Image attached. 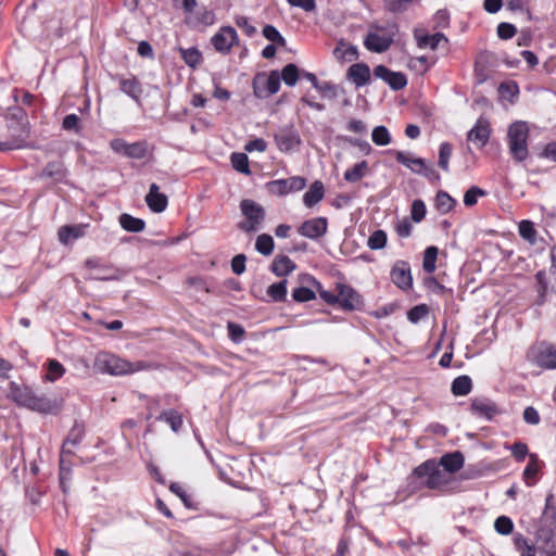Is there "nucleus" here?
Masks as SVG:
<instances>
[{"instance_id": "1", "label": "nucleus", "mask_w": 556, "mask_h": 556, "mask_svg": "<svg viewBox=\"0 0 556 556\" xmlns=\"http://www.w3.org/2000/svg\"><path fill=\"white\" fill-rule=\"evenodd\" d=\"M529 127L526 122L517 121L507 130V146L509 154L517 163L526 161L529 156L528 139Z\"/></svg>"}, {"instance_id": "63", "label": "nucleus", "mask_w": 556, "mask_h": 556, "mask_svg": "<svg viewBox=\"0 0 556 556\" xmlns=\"http://www.w3.org/2000/svg\"><path fill=\"white\" fill-rule=\"evenodd\" d=\"M553 520L556 521V506L554 504V496L549 494L545 500V509L541 520Z\"/></svg>"}, {"instance_id": "40", "label": "nucleus", "mask_w": 556, "mask_h": 556, "mask_svg": "<svg viewBox=\"0 0 556 556\" xmlns=\"http://www.w3.org/2000/svg\"><path fill=\"white\" fill-rule=\"evenodd\" d=\"M232 167L244 175H250L251 170L249 167V157L245 153L233 152L230 156Z\"/></svg>"}, {"instance_id": "21", "label": "nucleus", "mask_w": 556, "mask_h": 556, "mask_svg": "<svg viewBox=\"0 0 556 556\" xmlns=\"http://www.w3.org/2000/svg\"><path fill=\"white\" fill-rule=\"evenodd\" d=\"M186 23L193 28L211 26L215 23V13L212 10L202 7L191 16L187 17Z\"/></svg>"}, {"instance_id": "27", "label": "nucleus", "mask_w": 556, "mask_h": 556, "mask_svg": "<svg viewBox=\"0 0 556 556\" xmlns=\"http://www.w3.org/2000/svg\"><path fill=\"white\" fill-rule=\"evenodd\" d=\"M464 455L459 451L445 454L441 457L440 464L444 470L454 473L464 466Z\"/></svg>"}, {"instance_id": "62", "label": "nucleus", "mask_w": 556, "mask_h": 556, "mask_svg": "<svg viewBox=\"0 0 556 556\" xmlns=\"http://www.w3.org/2000/svg\"><path fill=\"white\" fill-rule=\"evenodd\" d=\"M516 33L517 28L510 23L503 22L497 26V36L503 40L513 38Z\"/></svg>"}, {"instance_id": "45", "label": "nucleus", "mask_w": 556, "mask_h": 556, "mask_svg": "<svg viewBox=\"0 0 556 556\" xmlns=\"http://www.w3.org/2000/svg\"><path fill=\"white\" fill-rule=\"evenodd\" d=\"M148 144L146 141L128 143L126 156L129 159L141 160L146 157Z\"/></svg>"}, {"instance_id": "51", "label": "nucleus", "mask_w": 556, "mask_h": 556, "mask_svg": "<svg viewBox=\"0 0 556 556\" xmlns=\"http://www.w3.org/2000/svg\"><path fill=\"white\" fill-rule=\"evenodd\" d=\"M539 469H540V466H539L538 456L535 454H531L530 462L523 470V477H525L528 485H533L535 483L534 481L531 482L530 479L535 477Z\"/></svg>"}, {"instance_id": "50", "label": "nucleus", "mask_w": 556, "mask_h": 556, "mask_svg": "<svg viewBox=\"0 0 556 556\" xmlns=\"http://www.w3.org/2000/svg\"><path fill=\"white\" fill-rule=\"evenodd\" d=\"M494 529L502 535H508L514 530V522L507 516H500L495 519Z\"/></svg>"}, {"instance_id": "48", "label": "nucleus", "mask_w": 556, "mask_h": 556, "mask_svg": "<svg viewBox=\"0 0 556 556\" xmlns=\"http://www.w3.org/2000/svg\"><path fill=\"white\" fill-rule=\"evenodd\" d=\"M519 235L522 239L527 240L530 243H535L536 241V230L534 228V224L530 220H521L519 223Z\"/></svg>"}, {"instance_id": "2", "label": "nucleus", "mask_w": 556, "mask_h": 556, "mask_svg": "<svg viewBox=\"0 0 556 556\" xmlns=\"http://www.w3.org/2000/svg\"><path fill=\"white\" fill-rule=\"evenodd\" d=\"M94 366L98 370L113 376L127 375L144 368L142 362L132 364L110 353L98 354Z\"/></svg>"}, {"instance_id": "41", "label": "nucleus", "mask_w": 556, "mask_h": 556, "mask_svg": "<svg viewBox=\"0 0 556 556\" xmlns=\"http://www.w3.org/2000/svg\"><path fill=\"white\" fill-rule=\"evenodd\" d=\"M267 294L274 302H283L287 298V280L273 283L267 289Z\"/></svg>"}, {"instance_id": "37", "label": "nucleus", "mask_w": 556, "mask_h": 556, "mask_svg": "<svg viewBox=\"0 0 556 556\" xmlns=\"http://www.w3.org/2000/svg\"><path fill=\"white\" fill-rule=\"evenodd\" d=\"M334 54L338 59H342L349 62L358 59L357 47L353 45H345L342 40L339 41V47L334 49Z\"/></svg>"}, {"instance_id": "47", "label": "nucleus", "mask_w": 556, "mask_h": 556, "mask_svg": "<svg viewBox=\"0 0 556 556\" xmlns=\"http://www.w3.org/2000/svg\"><path fill=\"white\" fill-rule=\"evenodd\" d=\"M453 147L448 142H442L439 148V160L438 165L440 168H442L444 172L450 170V159L452 155Z\"/></svg>"}, {"instance_id": "16", "label": "nucleus", "mask_w": 556, "mask_h": 556, "mask_svg": "<svg viewBox=\"0 0 556 556\" xmlns=\"http://www.w3.org/2000/svg\"><path fill=\"white\" fill-rule=\"evenodd\" d=\"M491 129L486 119L479 118L475 126L468 131L467 140L477 143L480 148L484 147L490 138Z\"/></svg>"}, {"instance_id": "35", "label": "nucleus", "mask_w": 556, "mask_h": 556, "mask_svg": "<svg viewBox=\"0 0 556 556\" xmlns=\"http://www.w3.org/2000/svg\"><path fill=\"white\" fill-rule=\"evenodd\" d=\"M441 41H447L446 37L442 33L417 37V46L421 49L430 48L435 50Z\"/></svg>"}, {"instance_id": "4", "label": "nucleus", "mask_w": 556, "mask_h": 556, "mask_svg": "<svg viewBox=\"0 0 556 556\" xmlns=\"http://www.w3.org/2000/svg\"><path fill=\"white\" fill-rule=\"evenodd\" d=\"M414 475L418 478H424L422 484L429 489H438L447 483L444 472L434 460H427L416 467Z\"/></svg>"}, {"instance_id": "20", "label": "nucleus", "mask_w": 556, "mask_h": 556, "mask_svg": "<svg viewBox=\"0 0 556 556\" xmlns=\"http://www.w3.org/2000/svg\"><path fill=\"white\" fill-rule=\"evenodd\" d=\"M392 42V38L380 36L376 33H368L364 40V46L371 52L382 53L391 47Z\"/></svg>"}, {"instance_id": "9", "label": "nucleus", "mask_w": 556, "mask_h": 556, "mask_svg": "<svg viewBox=\"0 0 556 556\" xmlns=\"http://www.w3.org/2000/svg\"><path fill=\"white\" fill-rule=\"evenodd\" d=\"M306 186V179L301 176H293L287 179H276L267 184L269 192L277 195H286L290 192L301 191Z\"/></svg>"}, {"instance_id": "58", "label": "nucleus", "mask_w": 556, "mask_h": 556, "mask_svg": "<svg viewBox=\"0 0 556 556\" xmlns=\"http://www.w3.org/2000/svg\"><path fill=\"white\" fill-rule=\"evenodd\" d=\"M428 314V307L426 304H419L410 308L407 313V318L410 323L416 324Z\"/></svg>"}, {"instance_id": "15", "label": "nucleus", "mask_w": 556, "mask_h": 556, "mask_svg": "<svg viewBox=\"0 0 556 556\" xmlns=\"http://www.w3.org/2000/svg\"><path fill=\"white\" fill-rule=\"evenodd\" d=\"M470 413L478 417L491 420L495 415L500 414L497 405L485 397H476L471 400Z\"/></svg>"}, {"instance_id": "60", "label": "nucleus", "mask_w": 556, "mask_h": 556, "mask_svg": "<svg viewBox=\"0 0 556 556\" xmlns=\"http://www.w3.org/2000/svg\"><path fill=\"white\" fill-rule=\"evenodd\" d=\"M312 279V282L314 283V286L317 287V291H318V294H319V298L326 302L327 304H337L338 302V296L337 294L328 291V290H325L321 288V285L315 279V278H311Z\"/></svg>"}, {"instance_id": "44", "label": "nucleus", "mask_w": 556, "mask_h": 556, "mask_svg": "<svg viewBox=\"0 0 556 556\" xmlns=\"http://www.w3.org/2000/svg\"><path fill=\"white\" fill-rule=\"evenodd\" d=\"M65 374L64 366L56 359H49L47 363L46 380L55 381Z\"/></svg>"}, {"instance_id": "43", "label": "nucleus", "mask_w": 556, "mask_h": 556, "mask_svg": "<svg viewBox=\"0 0 556 556\" xmlns=\"http://www.w3.org/2000/svg\"><path fill=\"white\" fill-rule=\"evenodd\" d=\"M439 250L434 245H430L425 250L422 267L424 270L428 274H431L435 270V262Z\"/></svg>"}, {"instance_id": "29", "label": "nucleus", "mask_w": 556, "mask_h": 556, "mask_svg": "<svg viewBox=\"0 0 556 556\" xmlns=\"http://www.w3.org/2000/svg\"><path fill=\"white\" fill-rule=\"evenodd\" d=\"M119 225L129 232H140L144 229L146 223L141 218L134 217L130 214L123 213L119 216Z\"/></svg>"}, {"instance_id": "38", "label": "nucleus", "mask_w": 556, "mask_h": 556, "mask_svg": "<svg viewBox=\"0 0 556 556\" xmlns=\"http://www.w3.org/2000/svg\"><path fill=\"white\" fill-rule=\"evenodd\" d=\"M274 248H275V242L270 235L262 233V235L257 236L256 241H255V250L260 254H262L264 256H268L273 253Z\"/></svg>"}, {"instance_id": "8", "label": "nucleus", "mask_w": 556, "mask_h": 556, "mask_svg": "<svg viewBox=\"0 0 556 556\" xmlns=\"http://www.w3.org/2000/svg\"><path fill=\"white\" fill-rule=\"evenodd\" d=\"M211 43L217 52L228 54L231 48L238 43L237 30L231 26H223L211 38Z\"/></svg>"}, {"instance_id": "25", "label": "nucleus", "mask_w": 556, "mask_h": 556, "mask_svg": "<svg viewBox=\"0 0 556 556\" xmlns=\"http://www.w3.org/2000/svg\"><path fill=\"white\" fill-rule=\"evenodd\" d=\"M295 263L287 255H277L271 262L270 269L278 276H287L295 269Z\"/></svg>"}, {"instance_id": "59", "label": "nucleus", "mask_w": 556, "mask_h": 556, "mask_svg": "<svg viewBox=\"0 0 556 556\" xmlns=\"http://www.w3.org/2000/svg\"><path fill=\"white\" fill-rule=\"evenodd\" d=\"M484 194V190L480 189L479 187L472 186L465 192L464 204L466 206H473L478 201V197Z\"/></svg>"}, {"instance_id": "52", "label": "nucleus", "mask_w": 556, "mask_h": 556, "mask_svg": "<svg viewBox=\"0 0 556 556\" xmlns=\"http://www.w3.org/2000/svg\"><path fill=\"white\" fill-rule=\"evenodd\" d=\"M315 298V292L307 287H299L292 291V299L299 303L308 302L314 300Z\"/></svg>"}, {"instance_id": "55", "label": "nucleus", "mask_w": 556, "mask_h": 556, "mask_svg": "<svg viewBox=\"0 0 556 556\" xmlns=\"http://www.w3.org/2000/svg\"><path fill=\"white\" fill-rule=\"evenodd\" d=\"M262 33L267 40L285 46L286 39L281 36L275 26L265 25Z\"/></svg>"}, {"instance_id": "23", "label": "nucleus", "mask_w": 556, "mask_h": 556, "mask_svg": "<svg viewBox=\"0 0 556 556\" xmlns=\"http://www.w3.org/2000/svg\"><path fill=\"white\" fill-rule=\"evenodd\" d=\"M67 175V169L63 162L61 161H53L49 162L45 168L42 169L40 177L41 178H51L55 182H60L64 180V178Z\"/></svg>"}, {"instance_id": "18", "label": "nucleus", "mask_w": 556, "mask_h": 556, "mask_svg": "<svg viewBox=\"0 0 556 556\" xmlns=\"http://www.w3.org/2000/svg\"><path fill=\"white\" fill-rule=\"evenodd\" d=\"M146 202L149 208L154 213H162L166 210L168 201L164 193L160 192V188L156 184H151L148 194L146 195Z\"/></svg>"}, {"instance_id": "46", "label": "nucleus", "mask_w": 556, "mask_h": 556, "mask_svg": "<svg viewBox=\"0 0 556 556\" xmlns=\"http://www.w3.org/2000/svg\"><path fill=\"white\" fill-rule=\"evenodd\" d=\"M371 139L379 147L388 146L391 142V136L386 126H376L372 129Z\"/></svg>"}, {"instance_id": "54", "label": "nucleus", "mask_w": 556, "mask_h": 556, "mask_svg": "<svg viewBox=\"0 0 556 556\" xmlns=\"http://www.w3.org/2000/svg\"><path fill=\"white\" fill-rule=\"evenodd\" d=\"M100 273L98 275L92 276L91 278L94 280H119L122 277V274L118 269L111 268V267H100Z\"/></svg>"}, {"instance_id": "56", "label": "nucleus", "mask_w": 556, "mask_h": 556, "mask_svg": "<svg viewBox=\"0 0 556 556\" xmlns=\"http://www.w3.org/2000/svg\"><path fill=\"white\" fill-rule=\"evenodd\" d=\"M315 89L328 99H334L339 94L338 87L331 81H319Z\"/></svg>"}, {"instance_id": "31", "label": "nucleus", "mask_w": 556, "mask_h": 556, "mask_svg": "<svg viewBox=\"0 0 556 556\" xmlns=\"http://www.w3.org/2000/svg\"><path fill=\"white\" fill-rule=\"evenodd\" d=\"M472 381L469 376H458L452 382L451 391L456 396H464L470 393Z\"/></svg>"}, {"instance_id": "19", "label": "nucleus", "mask_w": 556, "mask_h": 556, "mask_svg": "<svg viewBox=\"0 0 556 556\" xmlns=\"http://www.w3.org/2000/svg\"><path fill=\"white\" fill-rule=\"evenodd\" d=\"M346 77L357 88L363 87L370 81V68L365 63H355L349 67Z\"/></svg>"}, {"instance_id": "17", "label": "nucleus", "mask_w": 556, "mask_h": 556, "mask_svg": "<svg viewBox=\"0 0 556 556\" xmlns=\"http://www.w3.org/2000/svg\"><path fill=\"white\" fill-rule=\"evenodd\" d=\"M10 395L17 405L29 409L36 395V392L27 386H18L16 383H11Z\"/></svg>"}, {"instance_id": "10", "label": "nucleus", "mask_w": 556, "mask_h": 556, "mask_svg": "<svg viewBox=\"0 0 556 556\" xmlns=\"http://www.w3.org/2000/svg\"><path fill=\"white\" fill-rule=\"evenodd\" d=\"M338 302L344 311L361 309L363 306V299L361 294L351 286L338 283Z\"/></svg>"}, {"instance_id": "30", "label": "nucleus", "mask_w": 556, "mask_h": 556, "mask_svg": "<svg viewBox=\"0 0 556 556\" xmlns=\"http://www.w3.org/2000/svg\"><path fill=\"white\" fill-rule=\"evenodd\" d=\"M157 420L167 422L174 432H178L184 424L181 414L175 409L163 410L157 416Z\"/></svg>"}, {"instance_id": "13", "label": "nucleus", "mask_w": 556, "mask_h": 556, "mask_svg": "<svg viewBox=\"0 0 556 556\" xmlns=\"http://www.w3.org/2000/svg\"><path fill=\"white\" fill-rule=\"evenodd\" d=\"M390 277L392 282L404 291L409 290L413 286L410 266L405 261H396L394 263Z\"/></svg>"}, {"instance_id": "53", "label": "nucleus", "mask_w": 556, "mask_h": 556, "mask_svg": "<svg viewBox=\"0 0 556 556\" xmlns=\"http://www.w3.org/2000/svg\"><path fill=\"white\" fill-rule=\"evenodd\" d=\"M388 85L392 90H402L407 85V78L402 72H392L388 79Z\"/></svg>"}, {"instance_id": "6", "label": "nucleus", "mask_w": 556, "mask_h": 556, "mask_svg": "<svg viewBox=\"0 0 556 556\" xmlns=\"http://www.w3.org/2000/svg\"><path fill=\"white\" fill-rule=\"evenodd\" d=\"M280 83L281 78L278 71L269 72L268 76L258 74L253 79V93L260 99L268 98L279 91Z\"/></svg>"}, {"instance_id": "36", "label": "nucleus", "mask_w": 556, "mask_h": 556, "mask_svg": "<svg viewBox=\"0 0 556 556\" xmlns=\"http://www.w3.org/2000/svg\"><path fill=\"white\" fill-rule=\"evenodd\" d=\"M456 205V201L445 191H439L435 197V207L441 214L450 213Z\"/></svg>"}, {"instance_id": "64", "label": "nucleus", "mask_w": 556, "mask_h": 556, "mask_svg": "<svg viewBox=\"0 0 556 556\" xmlns=\"http://www.w3.org/2000/svg\"><path fill=\"white\" fill-rule=\"evenodd\" d=\"M509 448L518 462H523L529 452L528 445L523 442H516Z\"/></svg>"}, {"instance_id": "12", "label": "nucleus", "mask_w": 556, "mask_h": 556, "mask_svg": "<svg viewBox=\"0 0 556 556\" xmlns=\"http://www.w3.org/2000/svg\"><path fill=\"white\" fill-rule=\"evenodd\" d=\"M328 220L326 217H315L307 219L298 228V232L305 238L317 240L326 235Z\"/></svg>"}, {"instance_id": "3", "label": "nucleus", "mask_w": 556, "mask_h": 556, "mask_svg": "<svg viewBox=\"0 0 556 556\" xmlns=\"http://www.w3.org/2000/svg\"><path fill=\"white\" fill-rule=\"evenodd\" d=\"M240 210L245 220L240 222L238 228L247 233L257 231L265 219L264 207L254 200L243 199L240 202Z\"/></svg>"}, {"instance_id": "49", "label": "nucleus", "mask_w": 556, "mask_h": 556, "mask_svg": "<svg viewBox=\"0 0 556 556\" xmlns=\"http://www.w3.org/2000/svg\"><path fill=\"white\" fill-rule=\"evenodd\" d=\"M387 244V233L386 231L378 229L375 230L368 238L367 245L371 250H380L383 249Z\"/></svg>"}, {"instance_id": "24", "label": "nucleus", "mask_w": 556, "mask_h": 556, "mask_svg": "<svg viewBox=\"0 0 556 556\" xmlns=\"http://www.w3.org/2000/svg\"><path fill=\"white\" fill-rule=\"evenodd\" d=\"M325 195L324 184L320 180L314 181L303 195V203L306 207H313L319 203Z\"/></svg>"}, {"instance_id": "28", "label": "nucleus", "mask_w": 556, "mask_h": 556, "mask_svg": "<svg viewBox=\"0 0 556 556\" xmlns=\"http://www.w3.org/2000/svg\"><path fill=\"white\" fill-rule=\"evenodd\" d=\"M119 89L135 101H139L142 93L141 85L136 77L122 78L119 80Z\"/></svg>"}, {"instance_id": "7", "label": "nucleus", "mask_w": 556, "mask_h": 556, "mask_svg": "<svg viewBox=\"0 0 556 556\" xmlns=\"http://www.w3.org/2000/svg\"><path fill=\"white\" fill-rule=\"evenodd\" d=\"M274 139L279 151L283 153L292 152L301 144L300 135L292 125L279 128Z\"/></svg>"}, {"instance_id": "22", "label": "nucleus", "mask_w": 556, "mask_h": 556, "mask_svg": "<svg viewBox=\"0 0 556 556\" xmlns=\"http://www.w3.org/2000/svg\"><path fill=\"white\" fill-rule=\"evenodd\" d=\"M84 434V427L81 425L75 424L70 430L67 438L62 445L61 458H63L64 454H73V447L77 446L81 442Z\"/></svg>"}, {"instance_id": "5", "label": "nucleus", "mask_w": 556, "mask_h": 556, "mask_svg": "<svg viewBox=\"0 0 556 556\" xmlns=\"http://www.w3.org/2000/svg\"><path fill=\"white\" fill-rule=\"evenodd\" d=\"M394 154L395 160L397 163L404 165L408 169H410L413 173L421 175L426 177L427 179H438L439 175L435 172V169L427 165L426 161L421 157H414L410 153L402 152V151H390Z\"/></svg>"}, {"instance_id": "11", "label": "nucleus", "mask_w": 556, "mask_h": 556, "mask_svg": "<svg viewBox=\"0 0 556 556\" xmlns=\"http://www.w3.org/2000/svg\"><path fill=\"white\" fill-rule=\"evenodd\" d=\"M534 363L545 369H556V348L547 342H541L533 349Z\"/></svg>"}, {"instance_id": "34", "label": "nucleus", "mask_w": 556, "mask_h": 556, "mask_svg": "<svg viewBox=\"0 0 556 556\" xmlns=\"http://www.w3.org/2000/svg\"><path fill=\"white\" fill-rule=\"evenodd\" d=\"M279 74H280L281 80H283V83L287 86L293 87L296 85V83L301 76V71L294 63H289L281 70V73H279Z\"/></svg>"}, {"instance_id": "26", "label": "nucleus", "mask_w": 556, "mask_h": 556, "mask_svg": "<svg viewBox=\"0 0 556 556\" xmlns=\"http://www.w3.org/2000/svg\"><path fill=\"white\" fill-rule=\"evenodd\" d=\"M556 521L553 520H541L540 527L536 530L535 539L539 545L544 543L553 542L556 540L555 535Z\"/></svg>"}, {"instance_id": "42", "label": "nucleus", "mask_w": 556, "mask_h": 556, "mask_svg": "<svg viewBox=\"0 0 556 556\" xmlns=\"http://www.w3.org/2000/svg\"><path fill=\"white\" fill-rule=\"evenodd\" d=\"M179 51L185 63L192 68H195L202 61L201 52L194 47L189 49L180 48Z\"/></svg>"}, {"instance_id": "61", "label": "nucleus", "mask_w": 556, "mask_h": 556, "mask_svg": "<svg viewBox=\"0 0 556 556\" xmlns=\"http://www.w3.org/2000/svg\"><path fill=\"white\" fill-rule=\"evenodd\" d=\"M227 329H228L229 338L233 342L238 343L243 340L245 331L241 325L236 324V323H228Z\"/></svg>"}, {"instance_id": "32", "label": "nucleus", "mask_w": 556, "mask_h": 556, "mask_svg": "<svg viewBox=\"0 0 556 556\" xmlns=\"http://www.w3.org/2000/svg\"><path fill=\"white\" fill-rule=\"evenodd\" d=\"M534 278L536 280L535 290L538 293V299L535 301V304L538 306H542L546 302V294H547V289H548V281L546 278V273L544 270H539L534 275Z\"/></svg>"}, {"instance_id": "33", "label": "nucleus", "mask_w": 556, "mask_h": 556, "mask_svg": "<svg viewBox=\"0 0 556 556\" xmlns=\"http://www.w3.org/2000/svg\"><path fill=\"white\" fill-rule=\"evenodd\" d=\"M81 236L83 230L79 226H62L58 231L60 242L65 245Z\"/></svg>"}, {"instance_id": "39", "label": "nucleus", "mask_w": 556, "mask_h": 556, "mask_svg": "<svg viewBox=\"0 0 556 556\" xmlns=\"http://www.w3.org/2000/svg\"><path fill=\"white\" fill-rule=\"evenodd\" d=\"M368 168V164L366 161H362L355 164L353 167L349 168L344 173V179L349 182L359 181L364 176Z\"/></svg>"}, {"instance_id": "14", "label": "nucleus", "mask_w": 556, "mask_h": 556, "mask_svg": "<svg viewBox=\"0 0 556 556\" xmlns=\"http://www.w3.org/2000/svg\"><path fill=\"white\" fill-rule=\"evenodd\" d=\"M63 408V400L59 397H48L36 394L30 406V410L40 414L56 415Z\"/></svg>"}, {"instance_id": "57", "label": "nucleus", "mask_w": 556, "mask_h": 556, "mask_svg": "<svg viewBox=\"0 0 556 556\" xmlns=\"http://www.w3.org/2000/svg\"><path fill=\"white\" fill-rule=\"evenodd\" d=\"M412 219L415 223H420L426 216V205L422 200H415L410 210Z\"/></svg>"}]
</instances>
